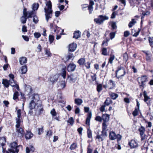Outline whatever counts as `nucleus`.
I'll use <instances>...</instances> for the list:
<instances>
[{"label":"nucleus","instance_id":"nucleus-1","mask_svg":"<svg viewBox=\"0 0 153 153\" xmlns=\"http://www.w3.org/2000/svg\"><path fill=\"white\" fill-rule=\"evenodd\" d=\"M89 108L88 107H84V111L85 113H88L86 115V118L85 120V123L88 126L87 128V134L88 137L89 138H92V131L90 127V120L92 117V113L91 111H89Z\"/></svg>","mask_w":153,"mask_h":153},{"label":"nucleus","instance_id":"nucleus-2","mask_svg":"<svg viewBox=\"0 0 153 153\" xmlns=\"http://www.w3.org/2000/svg\"><path fill=\"white\" fill-rule=\"evenodd\" d=\"M100 52L102 55L105 56L109 55V52L110 53L109 55L110 57L108 59V63L106 65V67H107L109 63L112 64L113 63V61L115 58V55L114 54V50L111 48L109 47L107 48L102 47L101 49Z\"/></svg>","mask_w":153,"mask_h":153},{"label":"nucleus","instance_id":"nucleus-3","mask_svg":"<svg viewBox=\"0 0 153 153\" xmlns=\"http://www.w3.org/2000/svg\"><path fill=\"white\" fill-rule=\"evenodd\" d=\"M17 117L16 118V123L15 126L16 128V131L18 134V135L20 134V137H23L25 135V131L24 129L20 127L21 121L20 118L21 117V110L20 109H18L17 111Z\"/></svg>","mask_w":153,"mask_h":153},{"label":"nucleus","instance_id":"nucleus-4","mask_svg":"<svg viewBox=\"0 0 153 153\" xmlns=\"http://www.w3.org/2000/svg\"><path fill=\"white\" fill-rule=\"evenodd\" d=\"M126 74V68L122 65H118L116 68L115 71V77L119 79L122 78Z\"/></svg>","mask_w":153,"mask_h":153},{"label":"nucleus","instance_id":"nucleus-5","mask_svg":"<svg viewBox=\"0 0 153 153\" xmlns=\"http://www.w3.org/2000/svg\"><path fill=\"white\" fill-rule=\"evenodd\" d=\"M148 76L147 75H141L138 77L137 80L139 88L143 91L146 87L145 83L148 81Z\"/></svg>","mask_w":153,"mask_h":153},{"label":"nucleus","instance_id":"nucleus-6","mask_svg":"<svg viewBox=\"0 0 153 153\" xmlns=\"http://www.w3.org/2000/svg\"><path fill=\"white\" fill-rule=\"evenodd\" d=\"M9 146L10 149H8V151L12 153H18L19 151V148H22L21 145H18V143L16 141H14L10 143Z\"/></svg>","mask_w":153,"mask_h":153},{"label":"nucleus","instance_id":"nucleus-7","mask_svg":"<svg viewBox=\"0 0 153 153\" xmlns=\"http://www.w3.org/2000/svg\"><path fill=\"white\" fill-rule=\"evenodd\" d=\"M107 128H106L102 127V131L101 132V134L100 135L98 133L95 137V139L96 140L97 139L99 142L102 141L107 136L106 131L108 130L106 129Z\"/></svg>","mask_w":153,"mask_h":153},{"label":"nucleus","instance_id":"nucleus-8","mask_svg":"<svg viewBox=\"0 0 153 153\" xmlns=\"http://www.w3.org/2000/svg\"><path fill=\"white\" fill-rule=\"evenodd\" d=\"M31 97V100L29 104L36 105L39 104L40 101H41L40 100V97L39 94L38 93H34L32 95L30 96Z\"/></svg>","mask_w":153,"mask_h":153},{"label":"nucleus","instance_id":"nucleus-9","mask_svg":"<svg viewBox=\"0 0 153 153\" xmlns=\"http://www.w3.org/2000/svg\"><path fill=\"white\" fill-rule=\"evenodd\" d=\"M108 19V17L105 15H100L98 16V18L94 19V21L96 24L100 25L102 24L104 21Z\"/></svg>","mask_w":153,"mask_h":153},{"label":"nucleus","instance_id":"nucleus-10","mask_svg":"<svg viewBox=\"0 0 153 153\" xmlns=\"http://www.w3.org/2000/svg\"><path fill=\"white\" fill-rule=\"evenodd\" d=\"M138 130L139 132V134L141 141L144 140L147 138V136L145 134L146 130L144 126H141L139 127Z\"/></svg>","mask_w":153,"mask_h":153},{"label":"nucleus","instance_id":"nucleus-11","mask_svg":"<svg viewBox=\"0 0 153 153\" xmlns=\"http://www.w3.org/2000/svg\"><path fill=\"white\" fill-rule=\"evenodd\" d=\"M128 145L131 149H136L139 146L137 140L135 139L129 140Z\"/></svg>","mask_w":153,"mask_h":153},{"label":"nucleus","instance_id":"nucleus-12","mask_svg":"<svg viewBox=\"0 0 153 153\" xmlns=\"http://www.w3.org/2000/svg\"><path fill=\"white\" fill-rule=\"evenodd\" d=\"M143 94L144 98L143 100L144 102L148 106H150L152 103V98L147 95V93L145 91H143Z\"/></svg>","mask_w":153,"mask_h":153},{"label":"nucleus","instance_id":"nucleus-13","mask_svg":"<svg viewBox=\"0 0 153 153\" xmlns=\"http://www.w3.org/2000/svg\"><path fill=\"white\" fill-rule=\"evenodd\" d=\"M36 105L29 104V108L30 109L28 112V114L33 117L37 116V110L34 109Z\"/></svg>","mask_w":153,"mask_h":153},{"label":"nucleus","instance_id":"nucleus-14","mask_svg":"<svg viewBox=\"0 0 153 153\" xmlns=\"http://www.w3.org/2000/svg\"><path fill=\"white\" fill-rule=\"evenodd\" d=\"M38 108V113L37 114V116L39 117L42 114L45 113V111L43 108V105L42 104V101H40L39 104L36 105Z\"/></svg>","mask_w":153,"mask_h":153},{"label":"nucleus","instance_id":"nucleus-15","mask_svg":"<svg viewBox=\"0 0 153 153\" xmlns=\"http://www.w3.org/2000/svg\"><path fill=\"white\" fill-rule=\"evenodd\" d=\"M110 115L107 114H105L102 115V120L103 122L102 123V127L105 128H107V125L106 124V123L108 121L110 118Z\"/></svg>","mask_w":153,"mask_h":153},{"label":"nucleus","instance_id":"nucleus-16","mask_svg":"<svg viewBox=\"0 0 153 153\" xmlns=\"http://www.w3.org/2000/svg\"><path fill=\"white\" fill-rule=\"evenodd\" d=\"M142 52L146 55V60L149 62H152L153 60L152 54L151 53H149L148 51H143Z\"/></svg>","mask_w":153,"mask_h":153},{"label":"nucleus","instance_id":"nucleus-17","mask_svg":"<svg viewBox=\"0 0 153 153\" xmlns=\"http://www.w3.org/2000/svg\"><path fill=\"white\" fill-rule=\"evenodd\" d=\"M77 47V44L74 42L70 44L68 46V52H74L76 50Z\"/></svg>","mask_w":153,"mask_h":153},{"label":"nucleus","instance_id":"nucleus-18","mask_svg":"<svg viewBox=\"0 0 153 153\" xmlns=\"http://www.w3.org/2000/svg\"><path fill=\"white\" fill-rule=\"evenodd\" d=\"M76 67V65L75 64L73 63H71L67 66L66 68L67 71L70 72L74 71Z\"/></svg>","mask_w":153,"mask_h":153},{"label":"nucleus","instance_id":"nucleus-19","mask_svg":"<svg viewBox=\"0 0 153 153\" xmlns=\"http://www.w3.org/2000/svg\"><path fill=\"white\" fill-rule=\"evenodd\" d=\"M59 76L57 74L52 75L49 78V80L53 84L56 82L58 79Z\"/></svg>","mask_w":153,"mask_h":153},{"label":"nucleus","instance_id":"nucleus-20","mask_svg":"<svg viewBox=\"0 0 153 153\" xmlns=\"http://www.w3.org/2000/svg\"><path fill=\"white\" fill-rule=\"evenodd\" d=\"M50 113L52 117H54L55 119L58 121H60L59 115H58V116H57V113L54 108L51 110Z\"/></svg>","mask_w":153,"mask_h":153},{"label":"nucleus","instance_id":"nucleus-21","mask_svg":"<svg viewBox=\"0 0 153 153\" xmlns=\"http://www.w3.org/2000/svg\"><path fill=\"white\" fill-rule=\"evenodd\" d=\"M94 3L93 1L92 0H90L89 4L88 5V8L87 9L88 10L89 14L92 13L93 10V6L94 5Z\"/></svg>","mask_w":153,"mask_h":153},{"label":"nucleus","instance_id":"nucleus-22","mask_svg":"<svg viewBox=\"0 0 153 153\" xmlns=\"http://www.w3.org/2000/svg\"><path fill=\"white\" fill-rule=\"evenodd\" d=\"M20 98H19V100L17 101H20L22 102V105H24L26 101V98L25 96V94L22 92H20Z\"/></svg>","mask_w":153,"mask_h":153},{"label":"nucleus","instance_id":"nucleus-23","mask_svg":"<svg viewBox=\"0 0 153 153\" xmlns=\"http://www.w3.org/2000/svg\"><path fill=\"white\" fill-rule=\"evenodd\" d=\"M140 0H129V1L130 5L132 7L139 5L140 3Z\"/></svg>","mask_w":153,"mask_h":153},{"label":"nucleus","instance_id":"nucleus-24","mask_svg":"<svg viewBox=\"0 0 153 153\" xmlns=\"http://www.w3.org/2000/svg\"><path fill=\"white\" fill-rule=\"evenodd\" d=\"M107 84L108 86V89L109 90L113 89L115 86L114 82L111 79L109 80Z\"/></svg>","mask_w":153,"mask_h":153},{"label":"nucleus","instance_id":"nucleus-25","mask_svg":"<svg viewBox=\"0 0 153 153\" xmlns=\"http://www.w3.org/2000/svg\"><path fill=\"white\" fill-rule=\"evenodd\" d=\"M25 134V138L27 140L31 138L33 135V134L31 131H26Z\"/></svg>","mask_w":153,"mask_h":153},{"label":"nucleus","instance_id":"nucleus-26","mask_svg":"<svg viewBox=\"0 0 153 153\" xmlns=\"http://www.w3.org/2000/svg\"><path fill=\"white\" fill-rule=\"evenodd\" d=\"M66 67L65 66L64 67L62 68L61 70V73L60 75L64 79H65L66 75Z\"/></svg>","mask_w":153,"mask_h":153},{"label":"nucleus","instance_id":"nucleus-27","mask_svg":"<svg viewBox=\"0 0 153 153\" xmlns=\"http://www.w3.org/2000/svg\"><path fill=\"white\" fill-rule=\"evenodd\" d=\"M109 139L111 140H114L116 138V135L114 131L110 132L108 136Z\"/></svg>","mask_w":153,"mask_h":153},{"label":"nucleus","instance_id":"nucleus-28","mask_svg":"<svg viewBox=\"0 0 153 153\" xmlns=\"http://www.w3.org/2000/svg\"><path fill=\"white\" fill-rule=\"evenodd\" d=\"M85 62V59L84 58H80L77 62L79 65L82 67L84 66V64Z\"/></svg>","mask_w":153,"mask_h":153},{"label":"nucleus","instance_id":"nucleus-29","mask_svg":"<svg viewBox=\"0 0 153 153\" xmlns=\"http://www.w3.org/2000/svg\"><path fill=\"white\" fill-rule=\"evenodd\" d=\"M20 94V92L18 91H15L13 94V99L16 101H17L18 100H19V97Z\"/></svg>","mask_w":153,"mask_h":153},{"label":"nucleus","instance_id":"nucleus-30","mask_svg":"<svg viewBox=\"0 0 153 153\" xmlns=\"http://www.w3.org/2000/svg\"><path fill=\"white\" fill-rule=\"evenodd\" d=\"M6 137H0V141H1V146L3 147L6 145Z\"/></svg>","mask_w":153,"mask_h":153},{"label":"nucleus","instance_id":"nucleus-31","mask_svg":"<svg viewBox=\"0 0 153 153\" xmlns=\"http://www.w3.org/2000/svg\"><path fill=\"white\" fill-rule=\"evenodd\" d=\"M35 149L33 146L30 145L29 147H27L26 148V153H30V151L34 152Z\"/></svg>","mask_w":153,"mask_h":153},{"label":"nucleus","instance_id":"nucleus-32","mask_svg":"<svg viewBox=\"0 0 153 153\" xmlns=\"http://www.w3.org/2000/svg\"><path fill=\"white\" fill-rule=\"evenodd\" d=\"M19 61L20 64L23 65L27 63V59L26 57H22L20 58Z\"/></svg>","mask_w":153,"mask_h":153},{"label":"nucleus","instance_id":"nucleus-33","mask_svg":"<svg viewBox=\"0 0 153 153\" xmlns=\"http://www.w3.org/2000/svg\"><path fill=\"white\" fill-rule=\"evenodd\" d=\"M9 82V81L8 79H3L2 83L6 88H8L9 87L10 84Z\"/></svg>","mask_w":153,"mask_h":153},{"label":"nucleus","instance_id":"nucleus-34","mask_svg":"<svg viewBox=\"0 0 153 153\" xmlns=\"http://www.w3.org/2000/svg\"><path fill=\"white\" fill-rule=\"evenodd\" d=\"M73 38L75 39H78L80 37V32L79 30H76L74 33Z\"/></svg>","mask_w":153,"mask_h":153},{"label":"nucleus","instance_id":"nucleus-35","mask_svg":"<svg viewBox=\"0 0 153 153\" xmlns=\"http://www.w3.org/2000/svg\"><path fill=\"white\" fill-rule=\"evenodd\" d=\"M112 102L111 99L109 97L107 98L105 101L104 104L106 106H108Z\"/></svg>","mask_w":153,"mask_h":153},{"label":"nucleus","instance_id":"nucleus-36","mask_svg":"<svg viewBox=\"0 0 153 153\" xmlns=\"http://www.w3.org/2000/svg\"><path fill=\"white\" fill-rule=\"evenodd\" d=\"M109 95L111 99L113 100H116L118 97V95L117 94L113 92L110 93Z\"/></svg>","mask_w":153,"mask_h":153},{"label":"nucleus","instance_id":"nucleus-37","mask_svg":"<svg viewBox=\"0 0 153 153\" xmlns=\"http://www.w3.org/2000/svg\"><path fill=\"white\" fill-rule=\"evenodd\" d=\"M27 66L26 65H24L21 67V74H25L27 71Z\"/></svg>","mask_w":153,"mask_h":153},{"label":"nucleus","instance_id":"nucleus-38","mask_svg":"<svg viewBox=\"0 0 153 153\" xmlns=\"http://www.w3.org/2000/svg\"><path fill=\"white\" fill-rule=\"evenodd\" d=\"M74 103L78 105H80L83 102L82 100L80 98H76L74 100Z\"/></svg>","mask_w":153,"mask_h":153},{"label":"nucleus","instance_id":"nucleus-39","mask_svg":"<svg viewBox=\"0 0 153 153\" xmlns=\"http://www.w3.org/2000/svg\"><path fill=\"white\" fill-rule=\"evenodd\" d=\"M47 8L46 7V9L52 10V4L51 1L50 0L48 1L46 4Z\"/></svg>","mask_w":153,"mask_h":153},{"label":"nucleus","instance_id":"nucleus-40","mask_svg":"<svg viewBox=\"0 0 153 153\" xmlns=\"http://www.w3.org/2000/svg\"><path fill=\"white\" fill-rule=\"evenodd\" d=\"M70 52H68V55L66 56V59L67 61H69L72 58H74V56L73 53H70Z\"/></svg>","mask_w":153,"mask_h":153},{"label":"nucleus","instance_id":"nucleus-41","mask_svg":"<svg viewBox=\"0 0 153 153\" xmlns=\"http://www.w3.org/2000/svg\"><path fill=\"white\" fill-rule=\"evenodd\" d=\"M109 41V39H104L102 42V43L101 44L102 46L103 47L107 46L108 45V42Z\"/></svg>","mask_w":153,"mask_h":153},{"label":"nucleus","instance_id":"nucleus-42","mask_svg":"<svg viewBox=\"0 0 153 153\" xmlns=\"http://www.w3.org/2000/svg\"><path fill=\"white\" fill-rule=\"evenodd\" d=\"M77 148V145L76 142L73 143L70 146V149L71 150H74Z\"/></svg>","mask_w":153,"mask_h":153},{"label":"nucleus","instance_id":"nucleus-43","mask_svg":"<svg viewBox=\"0 0 153 153\" xmlns=\"http://www.w3.org/2000/svg\"><path fill=\"white\" fill-rule=\"evenodd\" d=\"M14 82L15 85H11V86L15 88L16 90H17L18 91H20V89L17 82L16 81H14Z\"/></svg>","mask_w":153,"mask_h":153},{"label":"nucleus","instance_id":"nucleus-44","mask_svg":"<svg viewBox=\"0 0 153 153\" xmlns=\"http://www.w3.org/2000/svg\"><path fill=\"white\" fill-rule=\"evenodd\" d=\"M27 19V16L23 15L20 18V21L22 24H25L26 23Z\"/></svg>","mask_w":153,"mask_h":153},{"label":"nucleus","instance_id":"nucleus-45","mask_svg":"<svg viewBox=\"0 0 153 153\" xmlns=\"http://www.w3.org/2000/svg\"><path fill=\"white\" fill-rule=\"evenodd\" d=\"M136 22L135 19H132L131 21L130 22L128 25L129 28L132 27Z\"/></svg>","mask_w":153,"mask_h":153},{"label":"nucleus","instance_id":"nucleus-46","mask_svg":"<svg viewBox=\"0 0 153 153\" xmlns=\"http://www.w3.org/2000/svg\"><path fill=\"white\" fill-rule=\"evenodd\" d=\"M111 30H112L113 31L114 30H116L117 29V26L115 22H112L111 23Z\"/></svg>","mask_w":153,"mask_h":153},{"label":"nucleus","instance_id":"nucleus-47","mask_svg":"<svg viewBox=\"0 0 153 153\" xmlns=\"http://www.w3.org/2000/svg\"><path fill=\"white\" fill-rule=\"evenodd\" d=\"M45 12V14H51V15H53V10H52L46 9V7H45L44 8Z\"/></svg>","mask_w":153,"mask_h":153},{"label":"nucleus","instance_id":"nucleus-48","mask_svg":"<svg viewBox=\"0 0 153 153\" xmlns=\"http://www.w3.org/2000/svg\"><path fill=\"white\" fill-rule=\"evenodd\" d=\"M149 45L152 48H153V37H149L148 38Z\"/></svg>","mask_w":153,"mask_h":153},{"label":"nucleus","instance_id":"nucleus-49","mask_svg":"<svg viewBox=\"0 0 153 153\" xmlns=\"http://www.w3.org/2000/svg\"><path fill=\"white\" fill-rule=\"evenodd\" d=\"M128 59V54L126 52H125L123 54V60L125 62H126Z\"/></svg>","mask_w":153,"mask_h":153},{"label":"nucleus","instance_id":"nucleus-50","mask_svg":"<svg viewBox=\"0 0 153 153\" xmlns=\"http://www.w3.org/2000/svg\"><path fill=\"white\" fill-rule=\"evenodd\" d=\"M140 117L143 118V119L144 120H145V123H147L148 125L146 126V127L150 128L152 127V124L151 122L148 121L146 120L144 118V117L142 115H141Z\"/></svg>","mask_w":153,"mask_h":153},{"label":"nucleus","instance_id":"nucleus-51","mask_svg":"<svg viewBox=\"0 0 153 153\" xmlns=\"http://www.w3.org/2000/svg\"><path fill=\"white\" fill-rule=\"evenodd\" d=\"M67 122L68 123H69L72 126L74 123V121L73 117H70L69 118Z\"/></svg>","mask_w":153,"mask_h":153},{"label":"nucleus","instance_id":"nucleus-52","mask_svg":"<svg viewBox=\"0 0 153 153\" xmlns=\"http://www.w3.org/2000/svg\"><path fill=\"white\" fill-rule=\"evenodd\" d=\"M91 73L93 74L91 76L92 81H96L97 80L96 74L93 73L92 72H91Z\"/></svg>","mask_w":153,"mask_h":153},{"label":"nucleus","instance_id":"nucleus-53","mask_svg":"<svg viewBox=\"0 0 153 153\" xmlns=\"http://www.w3.org/2000/svg\"><path fill=\"white\" fill-rule=\"evenodd\" d=\"M91 62L88 61L86 62H85L84 66H85L86 69H89L91 68Z\"/></svg>","mask_w":153,"mask_h":153},{"label":"nucleus","instance_id":"nucleus-54","mask_svg":"<svg viewBox=\"0 0 153 153\" xmlns=\"http://www.w3.org/2000/svg\"><path fill=\"white\" fill-rule=\"evenodd\" d=\"M39 20L37 16L35 15L33 16V22L37 24L39 22Z\"/></svg>","mask_w":153,"mask_h":153},{"label":"nucleus","instance_id":"nucleus-55","mask_svg":"<svg viewBox=\"0 0 153 153\" xmlns=\"http://www.w3.org/2000/svg\"><path fill=\"white\" fill-rule=\"evenodd\" d=\"M54 39V36L51 35H50L49 36V40L50 44H51L53 42Z\"/></svg>","mask_w":153,"mask_h":153},{"label":"nucleus","instance_id":"nucleus-56","mask_svg":"<svg viewBox=\"0 0 153 153\" xmlns=\"http://www.w3.org/2000/svg\"><path fill=\"white\" fill-rule=\"evenodd\" d=\"M82 10L83 11L86 10L87 9V8H88V5L87 4H83L81 5Z\"/></svg>","mask_w":153,"mask_h":153},{"label":"nucleus","instance_id":"nucleus-57","mask_svg":"<svg viewBox=\"0 0 153 153\" xmlns=\"http://www.w3.org/2000/svg\"><path fill=\"white\" fill-rule=\"evenodd\" d=\"M39 6L38 3H34L33 4V10L35 11L37 10Z\"/></svg>","mask_w":153,"mask_h":153},{"label":"nucleus","instance_id":"nucleus-58","mask_svg":"<svg viewBox=\"0 0 153 153\" xmlns=\"http://www.w3.org/2000/svg\"><path fill=\"white\" fill-rule=\"evenodd\" d=\"M56 25L53 24V23H51L50 25V27L51 29V31H54L55 28H56Z\"/></svg>","mask_w":153,"mask_h":153},{"label":"nucleus","instance_id":"nucleus-59","mask_svg":"<svg viewBox=\"0 0 153 153\" xmlns=\"http://www.w3.org/2000/svg\"><path fill=\"white\" fill-rule=\"evenodd\" d=\"M139 111V110L136 108H135L134 111L132 113V114L134 117H135L138 115Z\"/></svg>","mask_w":153,"mask_h":153},{"label":"nucleus","instance_id":"nucleus-60","mask_svg":"<svg viewBox=\"0 0 153 153\" xmlns=\"http://www.w3.org/2000/svg\"><path fill=\"white\" fill-rule=\"evenodd\" d=\"M46 55H47V57H51L52 56V53L50 52L49 49H46L45 51Z\"/></svg>","mask_w":153,"mask_h":153},{"label":"nucleus","instance_id":"nucleus-61","mask_svg":"<svg viewBox=\"0 0 153 153\" xmlns=\"http://www.w3.org/2000/svg\"><path fill=\"white\" fill-rule=\"evenodd\" d=\"M150 13L149 11L143 12L142 13L141 19L144 18L145 16H149L150 15Z\"/></svg>","mask_w":153,"mask_h":153},{"label":"nucleus","instance_id":"nucleus-62","mask_svg":"<svg viewBox=\"0 0 153 153\" xmlns=\"http://www.w3.org/2000/svg\"><path fill=\"white\" fill-rule=\"evenodd\" d=\"M116 32L117 31L116 30L114 32H111L110 33L109 36L111 39H112L114 37Z\"/></svg>","mask_w":153,"mask_h":153},{"label":"nucleus","instance_id":"nucleus-63","mask_svg":"<svg viewBox=\"0 0 153 153\" xmlns=\"http://www.w3.org/2000/svg\"><path fill=\"white\" fill-rule=\"evenodd\" d=\"M102 85L101 84H99L97 85V90L98 92H100L102 90Z\"/></svg>","mask_w":153,"mask_h":153},{"label":"nucleus","instance_id":"nucleus-64","mask_svg":"<svg viewBox=\"0 0 153 153\" xmlns=\"http://www.w3.org/2000/svg\"><path fill=\"white\" fill-rule=\"evenodd\" d=\"M91 146L90 145H89L87 148V153H92L93 151L92 149L91 148Z\"/></svg>","mask_w":153,"mask_h":153}]
</instances>
